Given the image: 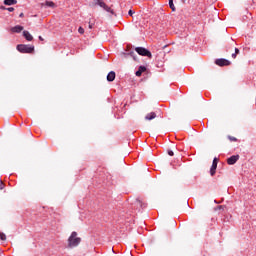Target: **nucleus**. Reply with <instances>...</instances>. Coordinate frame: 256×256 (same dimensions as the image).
Here are the masks:
<instances>
[{
  "label": "nucleus",
  "mask_w": 256,
  "mask_h": 256,
  "mask_svg": "<svg viewBox=\"0 0 256 256\" xmlns=\"http://www.w3.org/2000/svg\"><path fill=\"white\" fill-rule=\"evenodd\" d=\"M157 117V114L155 112H150L145 116L146 121H153Z\"/></svg>",
  "instance_id": "nucleus-12"
},
{
  "label": "nucleus",
  "mask_w": 256,
  "mask_h": 256,
  "mask_svg": "<svg viewBox=\"0 0 256 256\" xmlns=\"http://www.w3.org/2000/svg\"><path fill=\"white\" fill-rule=\"evenodd\" d=\"M24 27L21 25H16L14 27L11 28V32L12 33H21V31H23Z\"/></svg>",
  "instance_id": "nucleus-10"
},
{
  "label": "nucleus",
  "mask_w": 256,
  "mask_h": 256,
  "mask_svg": "<svg viewBox=\"0 0 256 256\" xmlns=\"http://www.w3.org/2000/svg\"><path fill=\"white\" fill-rule=\"evenodd\" d=\"M169 1V7L170 9H172L173 12L176 11V8H175V4L173 3V0H168Z\"/></svg>",
  "instance_id": "nucleus-17"
},
{
  "label": "nucleus",
  "mask_w": 256,
  "mask_h": 256,
  "mask_svg": "<svg viewBox=\"0 0 256 256\" xmlns=\"http://www.w3.org/2000/svg\"><path fill=\"white\" fill-rule=\"evenodd\" d=\"M0 239L1 241H7V236L5 235V233L0 232Z\"/></svg>",
  "instance_id": "nucleus-18"
},
{
  "label": "nucleus",
  "mask_w": 256,
  "mask_h": 256,
  "mask_svg": "<svg viewBox=\"0 0 256 256\" xmlns=\"http://www.w3.org/2000/svg\"><path fill=\"white\" fill-rule=\"evenodd\" d=\"M4 5H17V0H4Z\"/></svg>",
  "instance_id": "nucleus-14"
},
{
  "label": "nucleus",
  "mask_w": 256,
  "mask_h": 256,
  "mask_svg": "<svg viewBox=\"0 0 256 256\" xmlns=\"http://www.w3.org/2000/svg\"><path fill=\"white\" fill-rule=\"evenodd\" d=\"M16 49L19 53H35V46L31 44H18Z\"/></svg>",
  "instance_id": "nucleus-1"
},
{
  "label": "nucleus",
  "mask_w": 256,
  "mask_h": 256,
  "mask_svg": "<svg viewBox=\"0 0 256 256\" xmlns=\"http://www.w3.org/2000/svg\"><path fill=\"white\" fill-rule=\"evenodd\" d=\"M0 9H1L2 11H9L10 13H13V11H15V8H13V7L7 8V7H5V6H1Z\"/></svg>",
  "instance_id": "nucleus-15"
},
{
  "label": "nucleus",
  "mask_w": 256,
  "mask_h": 256,
  "mask_svg": "<svg viewBox=\"0 0 256 256\" xmlns=\"http://www.w3.org/2000/svg\"><path fill=\"white\" fill-rule=\"evenodd\" d=\"M19 17H25V14L20 13V14H19Z\"/></svg>",
  "instance_id": "nucleus-26"
},
{
  "label": "nucleus",
  "mask_w": 256,
  "mask_h": 256,
  "mask_svg": "<svg viewBox=\"0 0 256 256\" xmlns=\"http://www.w3.org/2000/svg\"><path fill=\"white\" fill-rule=\"evenodd\" d=\"M38 39H39L40 41H43V37H42V36H39Z\"/></svg>",
  "instance_id": "nucleus-27"
},
{
  "label": "nucleus",
  "mask_w": 256,
  "mask_h": 256,
  "mask_svg": "<svg viewBox=\"0 0 256 256\" xmlns=\"http://www.w3.org/2000/svg\"><path fill=\"white\" fill-rule=\"evenodd\" d=\"M232 58H233V59H236V58H237V54H236V53H233V54H232Z\"/></svg>",
  "instance_id": "nucleus-25"
},
{
  "label": "nucleus",
  "mask_w": 256,
  "mask_h": 256,
  "mask_svg": "<svg viewBox=\"0 0 256 256\" xmlns=\"http://www.w3.org/2000/svg\"><path fill=\"white\" fill-rule=\"evenodd\" d=\"M239 161V155H233L230 158L227 159V164L228 165H235Z\"/></svg>",
  "instance_id": "nucleus-7"
},
{
  "label": "nucleus",
  "mask_w": 256,
  "mask_h": 256,
  "mask_svg": "<svg viewBox=\"0 0 256 256\" xmlns=\"http://www.w3.org/2000/svg\"><path fill=\"white\" fill-rule=\"evenodd\" d=\"M174 3H176V5H189L190 0H174Z\"/></svg>",
  "instance_id": "nucleus-13"
},
{
  "label": "nucleus",
  "mask_w": 256,
  "mask_h": 256,
  "mask_svg": "<svg viewBox=\"0 0 256 256\" xmlns=\"http://www.w3.org/2000/svg\"><path fill=\"white\" fill-rule=\"evenodd\" d=\"M168 155H170V157H173L175 155V153H173L172 150H168Z\"/></svg>",
  "instance_id": "nucleus-22"
},
{
  "label": "nucleus",
  "mask_w": 256,
  "mask_h": 256,
  "mask_svg": "<svg viewBox=\"0 0 256 256\" xmlns=\"http://www.w3.org/2000/svg\"><path fill=\"white\" fill-rule=\"evenodd\" d=\"M4 184L3 181L0 180V189L3 190Z\"/></svg>",
  "instance_id": "nucleus-23"
},
{
  "label": "nucleus",
  "mask_w": 256,
  "mask_h": 256,
  "mask_svg": "<svg viewBox=\"0 0 256 256\" xmlns=\"http://www.w3.org/2000/svg\"><path fill=\"white\" fill-rule=\"evenodd\" d=\"M128 15H130V17H133V15H135V11L129 10V11H128Z\"/></svg>",
  "instance_id": "nucleus-21"
},
{
  "label": "nucleus",
  "mask_w": 256,
  "mask_h": 256,
  "mask_svg": "<svg viewBox=\"0 0 256 256\" xmlns=\"http://www.w3.org/2000/svg\"><path fill=\"white\" fill-rule=\"evenodd\" d=\"M135 51L136 53H138V55H141L142 57H148L149 59H152L153 57V54H151V51H149L144 47H136Z\"/></svg>",
  "instance_id": "nucleus-4"
},
{
  "label": "nucleus",
  "mask_w": 256,
  "mask_h": 256,
  "mask_svg": "<svg viewBox=\"0 0 256 256\" xmlns=\"http://www.w3.org/2000/svg\"><path fill=\"white\" fill-rule=\"evenodd\" d=\"M78 33H80V35H83V33H85V29H83V27H79Z\"/></svg>",
  "instance_id": "nucleus-19"
},
{
  "label": "nucleus",
  "mask_w": 256,
  "mask_h": 256,
  "mask_svg": "<svg viewBox=\"0 0 256 256\" xmlns=\"http://www.w3.org/2000/svg\"><path fill=\"white\" fill-rule=\"evenodd\" d=\"M215 64L218 65V67H227L231 65V62L225 58H219L215 60Z\"/></svg>",
  "instance_id": "nucleus-5"
},
{
  "label": "nucleus",
  "mask_w": 256,
  "mask_h": 256,
  "mask_svg": "<svg viewBox=\"0 0 256 256\" xmlns=\"http://www.w3.org/2000/svg\"><path fill=\"white\" fill-rule=\"evenodd\" d=\"M218 163H219V159H217V157H215L213 159L212 166L210 168V175H211V177H213V175H215V173L217 171V164Z\"/></svg>",
  "instance_id": "nucleus-6"
},
{
  "label": "nucleus",
  "mask_w": 256,
  "mask_h": 256,
  "mask_svg": "<svg viewBox=\"0 0 256 256\" xmlns=\"http://www.w3.org/2000/svg\"><path fill=\"white\" fill-rule=\"evenodd\" d=\"M235 54L239 55V48H235Z\"/></svg>",
  "instance_id": "nucleus-24"
},
{
  "label": "nucleus",
  "mask_w": 256,
  "mask_h": 256,
  "mask_svg": "<svg viewBox=\"0 0 256 256\" xmlns=\"http://www.w3.org/2000/svg\"><path fill=\"white\" fill-rule=\"evenodd\" d=\"M92 28V26L91 25H89V29H91Z\"/></svg>",
  "instance_id": "nucleus-28"
},
{
  "label": "nucleus",
  "mask_w": 256,
  "mask_h": 256,
  "mask_svg": "<svg viewBox=\"0 0 256 256\" xmlns=\"http://www.w3.org/2000/svg\"><path fill=\"white\" fill-rule=\"evenodd\" d=\"M139 205H141V201H138Z\"/></svg>",
  "instance_id": "nucleus-29"
},
{
  "label": "nucleus",
  "mask_w": 256,
  "mask_h": 256,
  "mask_svg": "<svg viewBox=\"0 0 256 256\" xmlns=\"http://www.w3.org/2000/svg\"><path fill=\"white\" fill-rule=\"evenodd\" d=\"M46 7H51L52 9H55V4L53 1H46L45 2Z\"/></svg>",
  "instance_id": "nucleus-16"
},
{
  "label": "nucleus",
  "mask_w": 256,
  "mask_h": 256,
  "mask_svg": "<svg viewBox=\"0 0 256 256\" xmlns=\"http://www.w3.org/2000/svg\"><path fill=\"white\" fill-rule=\"evenodd\" d=\"M115 77H116L115 71H110V72L108 73L106 79H107V81H108L109 83H111V82L115 81Z\"/></svg>",
  "instance_id": "nucleus-9"
},
{
  "label": "nucleus",
  "mask_w": 256,
  "mask_h": 256,
  "mask_svg": "<svg viewBox=\"0 0 256 256\" xmlns=\"http://www.w3.org/2000/svg\"><path fill=\"white\" fill-rule=\"evenodd\" d=\"M145 71H147V67L139 66L138 70L135 73L136 77H141V75H143V73H145Z\"/></svg>",
  "instance_id": "nucleus-8"
},
{
  "label": "nucleus",
  "mask_w": 256,
  "mask_h": 256,
  "mask_svg": "<svg viewBox=\"0 0 256 256\" xmlns=\"http://www.w3.org/2000/svg\"><path fill=\"white\" fill-rule=\"evenodd\" d=\"M94 5H98V7H101L106 11L107 13H111V15H115V12L111 7H109L103 0H94Z\"/></svg>",
  "instance_id": "nucleus-3"
},
{
  "label": "nucleus",
  "mask_w": 256,
  "mask_h": 256,
  "mask_svg": "<svg viewBox=\"0 0 256 256\" xmlns=\"http://www.w3.org/2000/svg\"><path fill=\"white\" fill-rule=\"evenodd\" d=\"M228 139L229 141H237V138L236 137H233V136H228Z\"/></svg>",
  "instance_id": "nucleus-20"
},
{
  "label": "nucleus",
  "mask_w": 256,
  "mask_h": 256,
  "mask_svg": "<svg viewBox=\"0 0 256 256\" xmlns=\"http://www.w3.org/2000/svg\"><path fill=\"white\" fill-rule=\"evenodd\" d=\"M23 37L26 39V41H33V35H31V33H29L27 30L23 31Z\"/></svg>",
  "instance_id": "nucleus-11"
},
{
  "label": "nucleus",
  "mask_w": 256,
  "mask_h": 256,
  "mask_svg": "<svg viewBox=\"0 0 256 256\" xmlns=\"http://www.w3.org/2000/svg\"><path fill=\"white\" fill-rule=\"evenodd\" d=\"M81 243V238L77 237V232H72L70 237L68 238V247H78V245Z\"/></svg>",
  "instance_id": "nucleus-2"
}]
</instances>
